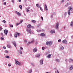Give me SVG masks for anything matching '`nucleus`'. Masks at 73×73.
<instances>
[{"instance_id":"obj_1","label":"nucleus","mask_w":73,"mask_h":73,"mask_svg":"<svg viewBox=\"0 0 73 73\" xmlns=\"http://www.w3.org/2000/svg\"><path fill=\"white\" fill-rule=\"evenodd\" d=\"M52 43H53V42L51 41H50L47 42L46 43V45H47L50 46V45L52 44Z\"/></svg>"},{"instance_id":"obj_2","label":"nucleus","mask_w":73,"mask_h":73,"mask_svg":"<svg viewBox=\"0 0 73 73\" xmlns=\"http://www.w3.org/2000/svg\"><path fill=\"white\" fill-rule=\"evenodd\" d=\"M15 64L17 65H21V63L19 62L17 60L15 59Z\"/></svg>"},{"instance_id":"obj_3","label":"nucleus","mask_w":73,"mask_h":73,"mask_svg":"<svg viewBox=\"0 0 73 73\" xmlns=\"http://www.w3.org/2000/svg\"><path fill=\"white\" fill-rule=\"evenodd\" d=\"M58 26H59V23H58L57 22L55 26V27L57 29H58Z\"/></svg>"},{"instance_id":"obj_4","label":"nucleus","mask_w":73,"mask_h":73,"mask_svg":"<svg viewBox=\"0 0 73 73\" xmlns=\"http://www.w3.org/2000/svg\"><path fill=\"white\" fill-rule=\"evenodd\" d=\"M8 32V30H7V29H5L4 30V33L6 35H7V33Z\"/></svg>"},{"instance_id":"obj_5","label":"nucleus","mask_w":73,"mask_h":73,"mask_svg":"<svg viewBox=\"0 0 73 73\" xmlns=\"http://www.w3.org/2000/svg\"><path fill=\"white\" fill-rule=\"evenodd\" d=\"M27 32H29V33H31L32 31H31V30L30 28H28L27 29Z\"/></svg>"},{"instance_id":"obj_6","label":"nucleus","mask_w":73,"mask_h":73,"mask_svg":"<svg viewBox=\"0 0 73 73\" xmlns=\"http://www.w3.org/2000/svg\"><path fill=\"white\" fill-rule=\"evenodd\" d=\"M15 13L17 14L19 16H21V13L17 11H15Z\"/></svg>"},{"instance_id":"obj_7","label":"nucleus","mask_w":73,"mask_h":73,"mask_svg":"<svg viewBox=\"0 0 73 73\" xmlns=\"http://www.w3.org/2000/svg\"><path fill=\"white\" fill-rule=\"evenodd\" d=\"M62 42L64 43V44H67V41L66 40H63Z\"/></svg>"},{"instance_id":"obj_8","label":"nucleus","mask_w":73,"mask_h":73,"mask_svg":"<svg viewBox=\"0 0 73 73\" xmlns=\"http://www.w3.org/2000/svg\"><path fill=\"white\" fill-rule=\"evenodd\" d=\"M55 32V30H52L50 31V33L53 34Z\"/></svg>"},{"instance_id":"obj_9","label":"nucleus","mask_w":73,"mask_h":73,"mask_svg":"<svg viewBox=\"0 0 73 73\" xmlns=\"http://www.w3.org/2000/svg\"><path fill=\"white\" fill-rule=\"evenodd\" d=\"M34 52H36L37 51V49L36 48H35L33 50Z\"/></svg>"},{"instance_id":"obj_10","label":"nucleus","mask_w":73,"mask_h":73,"mask_svg":"<svg viewBox=\"0 0 73 73\" xmlns=\"http://www.w3.org/2000/svg\"><path fill=\"white\" fill-rule=\"evenodd\" d=\"M45 9L46 11H48V8L47 7L46 4H45Z\"/></svg>"},{"instance_id":"obj_11","label":"nucleus","mask_w":73,"mask_h":73,"mask_svg":"<svg viewBox=\"0 0 73 73\" xmlns=\"http://www.w3.org/2000/svg\"><path fill=\"white\" fill-rule=\"evenodd\" d=\"M68 14L69 15H70V9H69L68 11Z\"/></svg>"},{"instance_id":"obj_12","label":"nucleus","mask_w":73,"mask_h":73,"mask_svg":"<svg viewBox=\"0 0 73 73\" xmlns=\"http://www.w3.org/2000/svg\"><path fill=\"white\" fill-rule=\"evenodd\" d=\"M44 63V62L42 60H41L40 61V65H42L43 64V63Z\"/></svg>"},{"instance_id":"obj_13","label":"nucleus","mask_w":73,"mask_h":73,"mask_svg":"<svg viewBox=\"0 0 73 73\" xmlns=\"http://www.w3.org/2000/svg\"><path fill=\"white\" fill-rule=\"evenodd\" d=\"M51 56H52L51 54H49L47 56V57H48V58H50V57H51Z\"/></svg>"},{"instance_id":"obj_14","label":"nucleus","mask_w":73,"mask_h":73,"mask_svg":"<svg viewBox=\"0 0 73 73\" xmlns=\"http://www.w3.org/2000/svg\"><path fill=\"white\" fill-rule=\"evenodd\" d=\"M40 36H45V34L44 33H42L40 34Z\"/></svg>"},{"instance_id":"obj_15","label":"nucleus","mask_w":73,"mask_h":73,"mask_svg":"<svg viewBox=\"0 0 73 73\" xmlns=\"http://www.w3.org/2000/svg\"><path fill=\"white\" fill-rule=\"evenodd\" d=\"M68 9L70 10L71 11H72L73 10V7H68Z\"/></svg>"},{"instance_id":"obj_16","label":"nucleus","mask_w":73,"mask_h":73,"mask_svg":"<svg viewBox=\"0 0 73 73\" xmlns=\"http://www.w3.org/2000/svg\"><path fill=\"white\" fill-rule=\"evenodd\" d=\"M32 72V69H31L29 71H28V73H31Z\"/></svg>"},{"instance_id":"obj_17","label":"nucleus","mask_w":73,"mask_h":73,"mask_svg":"<svg viewBox=\"0 0 73 73\" xmlns=\"http://www.w3.org/2000/svg\"><path fill=\"white\" fill-rule=\"evenodd\" d=\"M13 44H14L15 47H16V42H13Z\"/></svg>"},{"instance_id":"obj_18","label":"nucleus","mask_w":73,"mask_h":73,"mask_svg":"<svg viewBox=\"0 0 73 73\" xmlns=\"http://www.w3.org/2000/svg\"><path fill=\"white\" fill-rule=\"evenodd\" d=\"M7 47L9 48H12V46H11V45L9 44L7 45Z\"/></svg>"},{"instance_id":"obj_19","label":"nucleus","mask_w":73,"mask_h":73,"mask_svg":"<svg viewBox=\"0 0 73 73\" xmlns=\"http://www.w3.org/2000/svg\"><path fill=\"white\" fill-rule=\"evenodd\" d=\"M73 21H72L71 22V24H70V26L71 27H72V26H73Z\"/></svg>"},{"instance_id":"obj_20","label":"nucleus","mask_w":73,"mask_h":73,"mask_svg":"<svg viewBox=\"0 0 73 73\" xmlns=\"http://www.w3.org/2000/svg\"><path fill=\"white\" fill-rule=\"evenodd\" d=\"M73 69V65H71V67H70V70H72V69Z\"/></svg>"},{"instance_id":"obj_21","label":"nucleus","mask_w":73,"mask_h":73,"mask_svg":"<svg viewBox=\"0 0 73 73\" xmlns=\"http://www.w3.org/2000/svg\"><path fill=\"white\" fill-rule=\"evenodd\" d=\"M28 28H30L31 27V25H28L27 27Z\"/></svg>"},{"instance_id":"obj_22","label":"nucleus","mask_w":73,"mask_h":73,"mask_svg":"<svg viewBox=\"0 0 73 73\" xmlns=\"http://www.w3.org/2000/svg\"><path fill=\"white\" fill-rule=\"evenodd\" d=\"M72 61H73V59H72L70 58L69 59V62H72Z\"/></svg>"},{"instance_id":"obj_23","label":"nucleus","mask_w":73,"mask_h":73,"mask_svg":"<svg viewBox=\"0 0 73 73\" xmlns=\"http://www.w3.org/2000/svg\"><path fill=\"white\" fill-rule=\"evenodd\" d=\"M70 5L69 3H68L66 5L65 7H68V5Z\"/></svg>"},{"instance_id":"obj_24","label":"nucleus","mask_w":73,"mask_h":73,"mask_svg":"<svg viewBox=\"0 0 73 73\" xmlns=\"http://www.w3.org/2000/svg\"><path fill=\"white\" fill-rule=\"evenodd\" d=\"M40 54H37L36 56V57H37V58L38 57V58L40 57Z\"/></svg>"},{"instance_id":"obj_25","label":"nucleus","mask_w":73,"mask_h":73,"mask_svg":"<svg viewBox=\"0 0 73 73\" xmlns=\"http://www.w3.org/2000/svg\"><path fill=\"white\" fill-rule=\"evenodd\" d=\"M56 60L58 62H60V60H59V59H57Z\"/></svg>"},{"instance_id":"obj_26","label":"nucleus","mask_w":73,"mask_h":73,"mask_svg":"<svg viewBox=\"0 0 73 73\" xmlns=\"http://www.w3.org/2000/svg\"><path fill=\"white\" fill-rule=\"evenodd\" d=\"M60 49L61 50H64V47L63 46L61 47H60Z\"/></svg>"},{"instance_id":"obj_27","label":"nucleus","mask_w":73,"mask_h":73,"mask_svg":"<svg viewBox=\"0 0 73 73\" xmlns=\"http://www.w3.org/2000/svg\"><path fill=\"white\" fill-rule=\"evenodd\" d=\"M19 52L20 54H22L23 52L21 50H19Z\"/></svg>"},{"instance_id":"obj_28","label":"nucleus","mask_w":73,"mask_h":73,"mask_svg":"<svg viewBox=\"0 0 73 73\" xmlns=\"http://www.w3.org/2000/svg\"><path fill=\"white\" fill-rule=\"evenodd\" d=\"M32 43H33V42L32 41L31 42H29L28 43L27 45H29V44H32Z\"/></svg>"},{"instance_id":"obj_29","label":"nucleus","mask_w":73,"mask_h":73,"mask_svg":"<svg viewBox=\"0 0 73 73\" xmlns=\"http://www.w3.org/2000/svg\"><path fill=\"white\" fill-rule=\"evenodd\" d=\"M31 65H32V66H35V64H34V63H31Z\"/></svg>"},{"instance_id":"obj_30","label":"nucleus","mask_w":73,"mask_h":73,"mask_svg":"<svg viewBox=\"0 0 73 73\" xmlns=\"http://www.w3.org/2000/svg\"><path fill=\"white\" fill-rule=\"evenodd\" d=\"M32 21L34 23H36V21H35V20H32Z\"/></svg>"},{"instance_id":"obj_31","label":"nucleus","mask_w":73,"mask_h":73,"mask_svg":"<svg viewBox=\"0 0 73 73\" xmlns=\"http://www.w3.org/2000/svg\"><path fill=\"white\" fill-rule=\"evenodd\" d=\"M19 8H20V9H22V8H23V7H22V6H21V5H20L19 6Z\"/></svg>"},{"instance_id":"obj_32","label":"nucleus","mask_w":73,"mask_h":73,"mask_svg":"<svg viewBox=\"0 0 73 73\" xmlns=\"http://www.w3.org/2000/svg\"><path fill=\"white\" fill-rule=\"evenodd\" d=\"M16 34H17L18 36H20V33H16Z\"/></svg>"},{"instance_id":"obj_33","label":"nucleus","mask_w":73,"mask_h":73,"mask_svg":"<svg viewBox=\"0 0 73 73\" xmlns=\"http://www.w3.org/2000/svg\"><path fill=\"white\" fill-rule=\"evenodd\" d=\"M20 23H17L16 24V25H17V26L19 25H20Z\"/></svg>"},{"instance_id":"obj_34","label":"nucleus","mask_w":73,"mask_h":73,"mask_svg":"<svg viewBox=\"0 0 73 73\" xmlns=\"http://www.w3.org/2000/svg\"><path fill=\"white\" fill-rule=\"evenodd\" d=\"M5 58H9V56H5Z\"/></svg>"},{"instance_id":"obj_35","label":"nucleus","mask_w":73,"mask_h":73,"mask_svg":"<svg viewBox=\"0 0 73 73\" xmlns=\"http://www.w3.org/2000/svg\"><path fill=\"white\" fill-rule=\"evenodd\" d=\"M36 31L38 32H41V30H36Z\"/></svg>"},{"instance_id":"obj_36","label":"nucleus","mask_w":73,"mask_h":73,"mask_svg":"<svg viewBox=\"0 0 73 73\" xmlns=\"http://www.w3.org/2000/svg\"><path fill=\"white\" fill-rule=\"evenodd\" d=\"M31 8V7H27L26 9H29Z\"/></svg>"},{"instance_id":"obj_37","label":"nucleus","mask_w":73,"mask_h":73,"mask_svg":"<svg viewBox=\"0 0 73 73\" xmlns=\"http://www.w3.org/2000/svg\"><path fill=\"white\" fill-rule=\"evenodd\" d=\"M40 9V10L41 11H43V9H42L41 7H40V8H39Z\"/></svg>"},{"instance_id":"obj_38","label":"nucleus","mask_w":73,"mask_h":73,"mask_svg":"<svg viewBox=\"0 0 73 73\" xmlns=\"http://www.w3.org/2000/svg\"><path fill=\"white\" fill-rule=\"evenodd\" d=\"M15 37H17V34H15Z\"/></svg>"},{"instance_id":"obj_39","label":"nucleus","mask_w":73,"mask_h":73,"mask_svg":"<svg viewBox=\"0 0 73 73\" xmlns=\"http://www.w3.org/2000/svg\"><path fill=\"white\" fill-rule=\"evenodd\" d=\"M1 40H4V37H1Z\"/></svg>"},{"instance_id":"obj_40","label":"nucleus","mask_w":73,"mask_h":73,"mask_svg":"<svg viewBox=\"0 0 73 73\" xmlns=\"http://www.w3.org/2000/svg\"><path fill=\"white\" fill-rule=\"evenodd\" d=\"M10 27H13V25H12V24H10Z\"/></svg>"},{"instance_id":"obj_41","label":"nucleus","mask_w":73,"mask_h":73,"mask_svg":"<svg viewBox=\"0 0 73 73\" xmlns=\"http://www.w3.org/2000/svg\"><path fill=\"white\" fill-rule=\"evenodd\" d=\"M31 41L33 42H34V39L33 38L31 40Z\"/></svg>"},{"instance_id":"obj_42","label":"nucleus","mask_w":73,"mask_h":73,"mask_svg":"<svg viewBox=\"0 0 73 73\" xmlns=\"http://www.w3.org/2000/svg\"><path fill=\"white\" fill-rule=\"evenodd\" d=\"M64 0H62V1H61V3H64Z\"/></svg>"},{"instance_id":"obj_43","label":"nucleus","mask_w":73,"mask_h":73,"mask_svg":"<svg viewBox=\"0 0 73 73\" xmlns=\"http://www.w3.org/2000/svg\"><path fill=\"white\" fill-rule=\"evenodd\" d=\"M67 14V13H64V16H65H65H66V15Z\"/></svg>"},{"instance_id":"obj_44","label":"nucleus","mask_w":73,"mask_h":73,"mask_svg":"<svg viewBox=\"0 0 73 73\" xmlns=\"http://www.w3.org/2000/svg\"><path fill=\"white\" fill-rule=\"evenodd\" d=\"M45 49V47H43L42 48V50H44Z\"/></svg>"},{"instance_id":"obj_45","label":"nucleus","mask_w":73,"mask_h":73,"mask_svg":"<svg viewBox=\"0 0 73 73\" xmlns=\"http://www.w3.org/2000/svg\"><path fill=\"white\" fill-rule=\"evenodd\" d=\"M41 19L42 20H44V19H43L42 17H41Z\"/></svg>"},{"instance_id":"obj_46","label":"nucleus","mask_w":73,"mask_h":73,"mask_svg":"<svg viewBox=\"0 0 73 73\" xmlns=\"http://www.w3.org/2000/svg\"><path fill=\"white\" fill-rule=\"evenodd\" d=\"M23 20H21V21H20V23H23Z\"/></svg>"},{"instance_id":"obj_47","label":"nucleus","mask_w":73,"mask_h":73,"mask_svg":"<svg viewBox=\"0 0 73 73\" xmlns=\"http://www.w3.org/2000/svg\"><path fill=\"white\" fill-rule=\"evenodd\" d=\"M61 39H59L58 40V42H61Z\"/></svg>"},{"instance_id":"obj_48","label":"nucleus","mask_w":73,"mask_h":73,"mask_svg":"<svg viewBox=\"0 0 73 73\" xmlns=\"http://www.w3.org/2000/svg\"><path fill=\"white\" fill-rule=\"evenodd\" d=\"M3 23H6V21H5L4 20H3Z\"/></svg>"},{"instance_id":"obj_49","label":"nucleus","mask_w":73,"mask_h":73,"mask_svg":"<svg viewBox=\"0 0 73 73\" xmlns=\"http://www.w3.org/2000/svg\"><path fill=\"white\" fill-rule=\"evenodd\" d=\"M26 11L27 12H29V9H26Z\"/></svg>"},{"instance_id":"obj_50","label":"nucleus","mask_w":73,"mask_h":73,"mask_svg":"<svg viewBox=\"0 0 73 73\" xmlns=\"http://www.w3.org/2000/svg\"><path fill=\"white\" fill-rule=\"evenodd\" d=\"M41 31H42V32H44V30L42 29L40 30Z\"/></svg>"},{"instance_id":"obj_51","label":"nucleus","mask_w":73,"mask_h":73,"mask_svg":"<svg viewBox=\"0 0 73 73\" xmlns=\"http://www.w3.org/2000/svg\"><path fill=\"white\" fill-rule=\"evenodd\" d=\"M38 8H40V7H40V5H38Z\"/></svg>"},{"instance_id":"obj_52","label":"nucleus","mask_w":73,"mask_h":73,"mask_svg":"<svg viewBox=\"0 0 73 73\" xmlns=\"http://www.w3.org/2000/svg\"><path fill=\"white\" fill-rule=\"evenodd\" d=\"M8 66H11V64H9Z\"/></svg>"},{"instance_id":"obj_53","label":"nucleus","mask_w":73,"mask_h":73,"mask_svg":"<svg viewBox=\"0 0 73 73\" xmlns=\"http://www.w3.org/2000/svg\"><path fill=\"white\" fill-rule=\"evenodd\" d=\"M21 50H23V48L22 47H21Z\"/></svg>"},{"instance_id":"obj_54","label":"nucleus","mask_w":73,"mask_h":73,"mask_svg":"<svg viewBox=\"0 0 73 73\" xmlns=\"http://www.w3.org/2000/svg\"><path fill=\"white\" fill-rule=\"evenodd\" d=\"M6 4H7L6 2H5L3 4V5H6Z\"/></svg>"},{"instance_id":"obj_55","label":"nucleus","mask_w":73,"mask_h":73,"mask_svg":"<svg viewBox=\"0 0 73 73\" xmlns=\"http://www.w3.org/2000/svg\"><path fill=\"white\" fill-rule=\"evenodd\" d=\"M51 18H53V14H52L51 16Z\"/></svg>"},{"instance_id":"obj_56","label":"nucleus","mask_w":73,"mask_h":73,"mask_svg":"<svg viewBox=\"0 0 73 73\" xmlns=\"http://www.w3.org/2000/svg\"><path fill=\"white\" fill-rule=\"evenodd\" d=\"M12 2L13 3H14V0H12Z\"/></svg>"},{"instance_id":"obj_57","label":"nucleus","mask_w":73,"mask_h":73,"mask_svg":"<svg viewBox=\"0 0 73 73\" xmlns=\"http://www.w3.org/2000/svg\"><path fill=\"white\" fill-rule=\"evenodd\" d=\"M56 70L57 71V73H59V72H58V70H57V69H56Z\"/></svg>"},{"instance_id":"obj_58","label":"nucleus","mask_w":73,"mask_h":73,"mask_svg":"<svg viewBox=\"0 0 73 73\" xmlns=\"http://www.w3.org/2000/svg\"><path fill=\"white\" fill-rule=\"evenodd\" d=\"M5 52L6 53H8V51H7V50H5Z\"/></svg>"},{"instance_id":"obj_59","label":"nucleus","mask_w":73,"mask_h":73,"mask_svg":"<svg viewBox=\"0 0 73 73\" xmlns=\"http://www.w3.org/2000/svg\"><path fill=\"white\" fill-rule=\"evenodd\" d=\"M31 27L32 28H33V29L35 28V27L33 26H31Z\"/></svg>"},{"instance_id":"obj_60","label":"nucleus","mask_w":73,"mask_h":73,"mask_svg":"<svg viewBox=\"0 0 73 73\" xmlns=\"http://www.w3.org/2000/svg\"><path fill=\"white\" fill-rule=\"evenodd\" d=\"M3 48L4 49H6V48H7V47H6L5 46H4L3 47Z\"/></svg>"},{"instance_id":"obj_61","label":"nucleus","mask_w":73,"mask_h":73,"mask_svg":"<svg viewBox=\"0 0 73 73\" xmlns=\"http://www.w3.org/2000/svg\"><path fill=\"white\" fill-rule=\"evenodd\" d=\"M24 41L25 42H27V40H25Z\"/></svg>"},{"instance_id":"obj_62","label":"nucleus","mask_w":73,"mask_h":73,"mask_svg":"<svg viewBox=\"0 0 73 73\" xmlns=\"http://www.w3.org/2000/svg\"><path fill=\"white\" fill-rule=\"evenodd\" d=\"M36 7H38V4H36Z\"/></svg>"},{"instance_id":"obj_63","label":"nucleus","mask_w":73,"mask_h":73,"mask_svg":"<svg viewBox=\"0 0 73 73\" xmlns=\"http://www.w3.org/2000/svg\"><path fill=\"white\" fill-rule=\"evenodd\" d=\"M1 35H2V36H4V35H3V33H1Z\"/></svg>"},{"instance_id":"obj_64","label":"nucleus","mask_w":73,"mask_h":73,"mask_svg":"<svg viewBox=\"0 0 73 73\" xmlns=\"http://www.w3.org/2000/svg\"><path fill=\"white\" fill-rule=\"evenodd\" d=\"M19 2H20L21 1V0H18Z\"/></svg>"}]
</instances>
